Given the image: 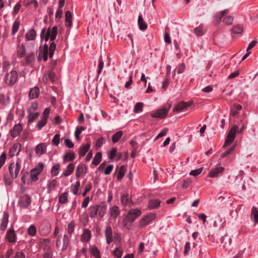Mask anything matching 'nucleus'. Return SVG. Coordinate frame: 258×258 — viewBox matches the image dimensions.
<instances>
[{
	"label": "nucleus",
	"instance_id": "53",
	"mask_svg": "<svg viewBox=\"0 0 258 258\" xmlns=\"http://www.w3.org/2000/svg\"><path fill=\"white\" fill-rule=\"evenodd\" d=\"M60 141V135L59 134H56L52 140V143L54 146H57L59 143Z\"/></svg>",
	"mask_w": 258,
	"mask_h": 258
},
{
	"label": "nucleus",
	"instance_id": "20",
	"mask_svg": "<svg viewBox=\"0 0 258 258\" xmlns=\"http://www.w3.org/2000/svg\"><path fill=\"white\" fill-rule=\"evenodd\" d=\"M26 54V49L23 44H19L17 49V55L18 57L22 58Z\"/></svg>",
	"mask_w": 258,
	"mask_h": 258
},
{
	"label": "nucleus",
	"instance_id": "63",
	"mask_svg": "<svg viewBox=\"0 0 258 258\" xmlns=\"http://www.w3.org/2000/svg\"><path fill=\"white\" fill-rule=\"evenodd\" d=\"M113 254L115 257L120 258L122 256V251L117 248L113 251Z\"/></svg>",
	"mask_w": 258,
	"mask_h": 258
},
{
	"label": "nucleus",
	"instance_id": "33",
	"mask_svg": "<svg viewBox=\"0 0 258 258\" xmlns=\"http://www.w3.org/2000/svg\"><path fill=\"white\" fill-rule=\"evenodd\" d=\"M75 157V153L74 152H70L67 153L63 157L64 162L72 161L74 160Z\"/></svg>",
	"mask_w": 258,
	"mask_h": 258
},
{
	"label": "nucleus",
	"instance_id": "44",
	"mask_svg": "<svg viewBox=\"0 0 258 258\" xmlns=\"http://www.w3.org/2000/svg\"><path fill=\"white\" fill-rule=\"evenodd\" d=\"M194 31L198 36H201L205 32L204 28L201 26L194 29Z\"/></svg>",
	"mask_w": 258,
	"mask_h": 258
},
{
	"label": "nucleus",
	"instance_id": "28",
	"mask_svg": "<svg viewBox=\"0 0 258 258\" xmlns=\"http://www.w3.org/2000/svg\"><path fill=\"white\" fill-rule=\"evenodd\" d=\"M90 147V144H86L85 145L81 146L79 150V155L80 157L84 156L87 151L89 150Z\"/></svg>",
	"mask_w": 258,
	"mask_h": 258
},
{
	"label": "nucleus",
	"instance_id": "45",
	"mask_svg": "<svg viewBox=\"0 0 258 258\" xmlns=\"http://www.w3.org/2000/svg\"><path fill=\"white\" fill-rule=\"evenodd\" d=\"M143 103L142 102L137 103L135 106L134 111L135 113H138L142 111Z\"/></svg>",
	"mask_w": 258,
	"mask_h": 258
},
{
	"label": "nucleus",
	"instance_id": "48",
	"mask_svg": "<svg viewBox=\"0 0 258 258\" xmlns=\"http://www.w3.org/2000/svg\"><path fill=\"white\" fill-rule=\"evenodd\" d=\"M235 145H232L230 148L227 150L225 152L221 154L222 158H225L230 154H231L234 150Z\"/></svg>",
	"mask_w": 258,
	"mask_h": 258
},
{
	"label": "nucleus",
	"instance_id": "64",
	"mask_svg": "<svg viewBox=\"0 0 258 258\" xmlns=\"http://www.w3.org/2000/svg\"><path fill=\"white\" fill-rule=\"evenodd\" d=\"M64 143L67 147L70 148H72L74 146V143L68 139L64 140Z\"/></svg>",
	"mask_w": 258,
	"mask_h": 258
},
{
	"label": "nucleus",
	"instance_id": "51",
	"mask_svg": "<svg viewBox=\"0 0 258 258\" xmlns=\"http://www.w3.org/2000/svg\"><path fill=\"white\" fill-rule=\"evenodd\" d=\"M68 200V193L64 192L59 197V202L61 204L65 203Z\"/></svg>",
	"mask_w": 258,
	"mask_h": 258
},
{
	"label": "nucleus",
	"instance_id": "2",
	"mask_svg": "<svg viewBox=\"0 0 258 258\" xmlns=\"http://www.w3.org/2000/svg\"><path fill=\"white\" fill-rule=\"evenodd\" d=\"M21 160L18 158L16 163H11L9 167V170L10 175L13 179H15L18 177L21 167Z\"/></svg>",
	"mask_w": 258,
	"mask_h": 258
},
{
	"label": "nucleus",
	"instance_id": "21",
	"mask_svg": "<svg viewBox=\"0 0 258 258\" xmlns=\"http://www.w3.org/2000/svg\"><path fill=\"white\" fill-rule=\"evenodd\" d=\"M46 151V146L44 143H40L36 147V153L37 154L42 155L45 153Z\"/></svg>",
	"mask_w": 258,
	"mask_h": 258
},
{
	"label": "nucleus",
	"instance_id": "19",
	"mask_svg": "<svg viewBox=\"0 0 258 258\" xmlns=\"http://www.w3.org/2000/svg\"><path fill=\"white\" fill-rule=\"evenodd\" d=\"M229 12V10L227 9L224 10L220 13L217 14L215 16V21L216 24H219L221 21V19Z\"/></svg>",
	"mask_w": 258,
	"mask_h": 258
},
{
	"label": "nucleus",
	"instance_id": "49",
	"mask_svg": "<svg viewBox=\"0 0 258 258\" xmlns=\"http://www.w3.org/2000/svg\"><path fill=\"white\" fill-rule=\"evenodd\" d=\"M20 26V22L15 21L12 26V34L14 35L18 30Z\"/></svg>",
	"mask_w": 258,
	"mask_h": 258
},
{
	"label": "nucleus",
	"instance_id": "36",
	"mask_svg": "<svg viewBox=\"0 0 258 258\" xmlns=\"http://www.w3.org/2000/svg\"><path fill=\"white\" fill-rule=\"evenodd\" d=\"M123 135V132L121 131H118L115 133L112 137V141L113 143L117 142L121 138Z\"/></svg>",
	"mask_w": 258,
	"mask_h": 258
},
{
	"label": "nucleus",
	"instance_id": "10",
	"mask_svg": "<svg viewBox=\"0 0 258 258\" xmlns=\"http://www.w3.org/2000/svg\"><path fill=\"white\" fill-rule=\"evenodd\" d=\"M19 203L21 207L27 208L31 204L30 197L28 195H25L21 198Z\"/></svg>",
	"mask_w": 258,
	"mask_h": 258
},
{
	"label": "nucleus",
	"instance_id": "57",
	"mask_svg": "<svg viewBox=\"0 0 258 258\" xmlns=\"http://www.w3.org/2000/svg\"><path fill=\"white\" fill-rule=\"evenodd\" d=\"M104 66V62L103 61L102 57L101 56L99 58L98 70V74H100L102 71V68Z\"/></svg>",
	"mask_w": 258,
	"mask_h": 258
},
{
	"label": "nucleus",
	"instance_id": "61",
	"mask_svg": "<svg viewBox=\"0 0 258 258\" xmlns=\"http://www.w3.org/2000/svg\"><path fill=\"white\" fill-rule=\"evenodd\" d=\"M48 76L52 82H54L56 80V75L52 70L48 73Z\"/></svg>",
	"mask_w": 258,
	"mask_h": 258
},
{
	"label": "nucleus",
	"instance_id": "27",
	"mask_svg": "<svg viewBox=\"0 0 258 258\" xmlns=\"http://www.w3.org/2000/svg\"><path fill=\"white\" fill-rule=\"evenodd\" d=\"M6 237L10 242H14L16 240V235L13 230H8L7 232Z\"/></svg>",
	"mask_w": 258,
	"mask_h": 258
},
{
	"label": "nucleus",
	"instance_id": "23",
	"mask_svg": "<svg viewBox=\"0 0 258 258\" xmlns=\"http://www.w3.org/2000/svg\"><path fill=\"white\" fill-rule=\"evenodd\" d=\"M251 218H253V222L255 224L258 223V210L257 208L253 206L251 208V214H250Z\"/></svg>",
	"mask_w": 258,
	"mask_h": 258
},
{
	"label": "nucleus",
	"instance_id": "26",
	"mask_svg": "<svg viewBox=\"0 0 258 258\" xmlns=\"http://www.w3.org/2000/svg\"><path fill=\"white\" fill-rule=\"evenodd\" d=\"M66 25L68 27H71L72 24V15L70 11H68L66 13Z\"/></svg>",
	"mask_w": 258,
	"mask_h": 258
},
{
	"label": "nucleus",
	"instance_id": "5",
	"mask_svg": "<svg viewBox=\"0 0 258 258\" xmlns=\"http://www.w3.org/2000/svg\"><path fill=\"white\" fill-rule=\"evenodd\" d=\"M170 105H168V107H164L158 109L155 112H153L151 114V116L154 118H164L166 116L170 108Z\"/></svg>",
	"mask_w": 258,
	"mask_h": 258
},
{
	"label": "nucleus",
	"instance_id": "39",
	"mask_svg": "<svg viewBox=\"0 0 258 258\" xmlns=\"http://www.w3.org/2000/svg\"><path fill=\"white\" fill-rule=\"evenodd\" d=\"M90 252L92 255H93L95 258H101L100 255V251L97 247L93 246L90 249Z\"/></svg>",
	"mask_w": 258,
	"mask_h": 258
},
{
	"label": "nucleus",
	"instance_id": "9",
	"mask_svg": "<svg viewBox=\"0 0 258 258\" xmlns=\"http://www.w3.org/2000/svg\"><path fill=\"white\" fill-rule=\"evenodd\" d=\"M224 168L222 167H217L212 169L209 173V176L211 177H217L219 175L222 174Z\"/></svg>",
	"mask_w": 258,
	"mask_h": 258
},
{
	"label": "nucleus",
	"instance_id": "54",
	"mask_svg": "<svg viewBox=\"0 0 258 258\" xmlns=\"http://www.w3.org/2000/svg\"><path fill=\"white\" fill-rule=\"evenodd\" d=\"M203 169V168L202 167V168H200L196 169V170H191L189 174L190 175L197 176V175H199L202 172Z\"/></svg>",
	"mask_w": 258,
	"mask_h": 258
},
{
	"label": "nucleus",
	"instance_id": "13",
	"mask_svg": "<svg viewBox=\"0 0 258 258\" xmlns=\"http://www.w3.org/2000/svg\"><path fill=\"white\" fill-rule=\"evenodd\" d=\"M9 220V214L7 212H5L3 214V217L2 219L1 224L0 225V229L2 231H4L8 225Z\"/></svg>",
	"mask_w": 258,
	"mask_h": 258
},
{
	"label": "nucleus",
	"instance_id": "60",
	"mask_svg": "<svg viewBox=\"0 0 258 258\" xmlns=\"http://www.w3.org/2000/svg\"><path fill=\"white\" fill-rule=\"evenodd\" d=\"M62 14V9L58 8L57 10L56 14H55V20L59 21L61 18Z\"/></svg>",
	"mask_w": 258,
	"mask_h": 258
},
{
	"label": "nucleus",
	"instance_id": "22",
	"mask_svg": "<svg viewBox=\"0 0 258 258\" xmlns=\"http://www.w3.org/2000/svg\"><path fill=\"white\" fill-rule=\"evenodd\" d=\"M138 23L139 26V29L141 30L144 31L147 28V24L144 20L143 17L140 15L138 17Z\"/></svg>",
	"mask_w": 258,
	"mask_h": 258
},
{
	"label": "nucleus",
	"instance_id": "42",
	"mask_svg": "<svg viewBox=\"0 0 258 258\" xmlns=\"http://www.w3.org/2000/svg\"><path fill=\"white\" fill-rule=\"evenodd\" d=\"M28 234L31 236H34L36 233V228L34 225H31L27 229Z\"/></svg>",
	"mask_w": 258,
	"mask_h": 258
},
{
	"label": "nucleus",
	"instance_id": "12",
	"mask_svg": "<svg viewBox=\"0 0 258 258\" xmlns=\"http://www.w3.org/2000/svg\"><path fill=\"white\" fill-rule=\"evenodd\" d=\"M22 130V126L21 124H16L11 130V135L13 138L18 136Z\"/></svg>",
	"mask_w": 258,
	"mask_h": 258
},
{
	"label": "nucleus",
	"instance_id": "34",
	"mask_svg": "<svg viewBox=\"0 0 258 258\" xmlns=\"http://www.w3.org/2000/svg\"><path fill=\"white\" fill-rule=\"evenodd\" d=\"M90 211V217L91 218H95L98 213L97 205L90 206L89 208Z\"/></svg>",
	"mask_w": 258,
	"mask_h": 258
},
{
	"label": "nucleus",
	"instance_id": "50",
	"mask_svg": "<svg viewBox=\"0 0 258 258\" xmlns=\"http://www.w3.org/2000/svg\"><path fill=\"white\" fill-rule=\"evenodd\" d=\"M243 32V28L240 26H233L232 32L234 34H240Z\"/></svg>",
	"mask_w": 258,
	"mask_h": 258
},
{
	"label": "nucleus",
	"instance_id": "7",
	"mask_svg": "<svg viewBox=\"0 0 258 258\" xmlns=\"http://www.w3.org/2000/svg\"><path fill=\"white\" fill-rule=\"evenodd\" d=\"M156 217V214H150L146 215L145 217L142 218L140 222V225L141 227H144L149 224L151 221L154 219Z\"/></svg>",
	"mask_w": 258,
	"mask_h": 258
},
{
	"label": "nucleus",
	"instance_id": "41",
	"mask_svg": "<svg viewBox=\"0 0 258 258\" xmlns=\"http://www.w3.org/2000/svg\"><path fill=\"white\" fill-rule=\"evenodd\" d=\"M126 167L124 166H121L119 169L118 173L117 176V179L118 180H121L124 176V173L125 171Z\"/></svg>",
	"mask_w": 258,
	"mask_h": 258
},
{
	"label": "nucleus",
	"instance_id": "15",
	"mask_svg": "<svg viewBox=\"0 0 258 258\" xmlns=\"http://www.w3.org/2000/svg\"><path fill=\"white\" fill-rule=\"evenodd\" d=\"M18 149V151L16 155L18 156L19 154V153L20 152L21 150V145L20 144H14L10 149L9 151V156L10 157H13L15 155V154L16 152L17 151V150Z\"/></svg>",
	"mask_w": 258,
	"mask_h": 258
},
{
	"label": "nucleus",
	"instance_id": "3",
	"mask_svg": "<svg viewBox=\"0 0 258 258\" xmlns=\"http://www.w3.org/2000/svg\"><path fill=\"white\" fill-rule=\"evenodd\" d=\"M18 73L16 71L12 70L7 73L4 77V81L8 85H13L17 81Z\"/></svg>",
	"mask_w": 258,
	"mask_h": 258
},
{
	"label": "nucleus",
	"instance_id": "25",
	"mask_svg": "<svg viewBox=\"0 0 258 258\" xmlns=\"http://www.w3.org/2000/svg\"><path fill=\"white\" fill-rule=\"evenodd\" d=\"M75 169V164L74 163H70L67 167L66 169L63 173L64 176H68L71 175L74 171Z\"/></svg>",
	"mask_w": 258,
	"mask_h": 258
},
{
	"label": "nucleus",
	"instance_id": "47",
	"mask_svg": "<svg viewBox=\"0 0 258 258\" xmlns=\"http://www.w3.org/2000/svg\"><path fill=\"white\" fill-rule=\"evenodd\" d=\"M39 174V172L36 171L35 169H32L31 170V177L32 180L33 181H37L38 180V175Z\"/></svg>",
	"mask_w": 258,
	"mask_h": 258
},
{
	"label": "nucleus",
	"instance_id": "31",
	"mask_svg": "<svg viewBox=\"0 0 258 258\" xmlns=\"http://www.w3.org/2000/svg\"><path fill=\"white\" fill-rule=\"evenodd\" d=\"M39 94V89L37 87H35L30 90L29 92V97L31 99H35L38 96Z\"/></svg>",
	"mask_w": 258,
	"mask_h": 258
},
{
	"label": "nucleus",
	"instance_id": "24",
	"mask_svg": "<svg viewBox=\"0 0 258 258\" xmlns=\"http://www.w3.org/2000/svg\"><path fill=\"white\" fill-rule=\"evenodd\" d=\"M109 212L111 217L114 219L117 218V216L120 213L118 207L116 206L110 208Z\"/></svg>",
	"mask_w": 258,
	"mask_h": 258
},
{
	"label": "nucleus",
	"instance_id": "52",
	"mask_svg": "<svg viewBox=\"0 0 258 258\" xmlns=\"http://www.w3.org/2000/svg\"><path fill=\"white\" fill-rule=\"evenodd\" d=\"M185 69V66L184 63L180 64L175 70V72L177 71L178 74L183 73Z\"/></svg>",
	"mask_w": 258,
	"mask_h": 258
},
{
	"label": "nucleus",
	"instance_id": "1",
	"mask_svg": "<svg viewBox=\"0 0 258 258\" xmlns=\"http://www.w3.org/2000/svg\"><path fill=\"white\" fill-rule=\"evenodd\" d=\"M57 33V28L56 26H54L52 27V29H50V28H49L46 32L45 31V29H43L41 31L40 36L42 38L44 34H45V40L46 41H47L49 39L50 40L52 41L50 43L49 47L48 48V45L46 44H45L43 46V49L40 51V53H42L43 54V58L44 61H46L48 58V55L50 58H51L54 54V51L56 49V44L54 43L53 41L56 38V35ZM40 58V54L39 55V59Z\"/></svg>",
	"mask_w": 258,
	"mask_h": 258
},
{
	"label": "nucleus",
	"instance_id": "38",
	"mask_svg": "<svg viewBox=\"0 0 258 258\" xmlns=\"http://www.w3.org/2000/svg\"><path fill=\"white\" fill-rule=\"evenodd\" d=\"M91 237V232L88 229H85L84 230L83 234L82 236V239L83 241H88Z\"/></svg>",
	"mask_w": 258,
	"mask_h": 258
},
{
	"label": "nucleus",
	"instance_id": "14",
	"mask_svg": "<svg viewBox=\"0 0 258 258\" xmlns=\"http://www.w3.org/2000/svg\"><path fill=\"white\" fill-rule=\"evenodd\" d=\"M191 104V103L188 102H179L177 105H176L173 109V110L174 111H181L184 108H186L188 107H189Z\"/></svg>",
	"mask_w": 258,
	"mask_h": 258
},
{
	"label": "nucleus",
	"instance_id": "32",
	"mask_svg": "<svg viewBox=\"0 0 258 258\" xmlns=\"http://www.w3.org/2000/svg\"><path fill=\"white\" fill-rule=\"evenodd\" d=\"M26 39L27 40H33L36 37V32L34 29L30 30L26 34Z\"/></svg>",
	"mask_w": 258,
	"mask_h": 258
},
{
	"label": "nucleus",
	"instance_id": "16",
	"mask_svg": "<svg viewBox=\"0 0 258 258\" xmlns=\"http://www.w3.org/2000/svg\"><path fill=\"white\" fill-rule=\"evenodd\" d=\"M98 215L100 218H102L106 213L107 206L105 203H102L100 205H97Z\"/></svg>",
	"mask_w": 258,
	"mask_h": 258
},
{
	"label": "nucleus",
	"instance_id": "56",
	"mask_svg": "<svg viewBox=\"0 0 258 258\" xmlns=\"http://www.w3.org/2000/svg\"><path fill=\"white\" fill-rule=\"evenodd\" d=\"M46 122L47 119H46V117H43V118L37 123V126L39 129H41L46 124Z\"/></svg>",
	"mask_w": 258,
	"mask_h": 258
},
{
	"label": "nucleus",
	"instance_id": "8",
	"mask_svg": "<svg viewBox=\"0 0 258 258\" xmlns=\"http://www.w3.org/2000/svg\"><path fill=\"white\" fill-rule=\"evenodd\" d=\"M87 168L86 166L83 164H79L76 169V176L77 177L84 176L87 172Z\"/></svg>",
	"mask_w": 258,
	"mask_h": 258
},
{
	"label": "nucleus",
	"instance_id": "6",
	"mask_svg": "<svg viewBox=\"0 0 258 258\" xmlns=\"http://www.w3.org/2000/svg\"><path fill=\"white\" fill-rule=\"evenodd\" d=\"M141 214V212L138 209H132L130 210L126 216V218L130 222L134 221L136 218L140 216Z\"/></svg>",
	"mask_w": 258,
	"mask_h": 258
},
{
	"label": "nucleus",
	"instance_id": "17",
	"mask_svg": "<svg viewBox=\"0 0 258 258\" xmlns=\"http://www.w3.org/2000/svg\"><path fill=\"white\" fill-rule=\"evenodd\" d=\"M121 202L124 206H130L132 204L131 196L128 194H123L121 197Z\"/></svg>",
	"mask_w": 258,
	"mask_h": 258
},
{
	"label": "nucleus",
	"instance_id": "40",
	"mask_svg": "<svg viewBox=\"0 0 258 258\" xmlns=\"http://www.w3.org/2000/svg\"><path fill=\"white\" fill-rule=\"evenodd\" d=\"M63 244L62 246L61 250H64L67 249L69 244V238L67 235H64L63 237Z\"/></svg>",
	"mask_w": 258,
	"mask_h": 258
},
{
	"label": "nucleus",
	"instance_id": "37",
	"mask_svg": "<svg viewBox=\"0 0 258 258\" xmlns=\"http://www.w3.org/2000/svg\"><path fill=\"white\" fill-rule=\"evenodd\" d=\"M160 204V202L157 200H151L149 203V207L150 209H153L158 208Z\"/></svg>",
	"mask_w": 258,
	"mask_h": 258
},
{
	"label": "nucleus",
	"instance_id": "43",
	"mask_svg": "<svg viewBox=\"0 0 258 258\" xmlns=\"http://www.w3.org/2000/svg\"><path fill=\"white\" fill-rule=\"evenodd\" d=\"M39 115V113L38 112H36L35 113H33V112H29L28 122H32L38 117Z\"/></svg>",
	"mask_w": 258,
	"mask_h": 258
},
{
	"label": "nucleus",
	"instance_id": "29",
	"mask_svg": "<svg viewBox=\"0 0 258 258\" xmlns=\"http://www.w3.org/2000/svg\"><path fill=\"white\" fill-rule=\"evenodd\" d=\"M35 60V54L33 52L28 53L25 59L26 65L31 64Z\"/></svg>",
	"mask_w": 258,
	"mask_h": 258
},
{
	"label": "nucleus",
	"instance_id": "11",
	"mask_svg": "<svg viewBox=\"0 0 258 258\" xmlns=\"http://www.w3.org/2000/svg\"><path fill=\"white\" fill-rule=\"evenodd\" d=\"M105 238L107 244H110L113 240L112 231L111 227L109 226L106 227L105 231Z\"/></svg>",
	"mask_w": 258,
	"mask_h": 258
},
{
	"label": "nucleus",
	"instance_id": "62",
	"mask_svg": "<svg viewBox=\"0 0 258 258\" xmlns=\"http://www.w3.org/2000/svg\"><path fill=\"white\" fill-rule=\"evenodd\" d=\"M38 107V105L36 103H33L28 110V112H33L35 111Z\"/></svg>",
	"mask_w": 258,
	"mask_h": 258
},
{
	"label": "nucleus",
	"instance_id": "46",
	"mask_svg": "<svg viewBox=\"0 0 258 258\" xmlns=\"http://www.w3.org/2000/svg\"><path fill=\"white\" fill-rule=\"evenodd\" d=\"M60 168V165L59 164H56L54 165L51 169V174L54 176H56L59 172V169Z\"/></svg>",
	"mask_w": 258,
	"mask_h": 258
},
{
	"label": "nucleus",
	"instance_id": "58",
	"mask_svg": "<svg viewBox=\"0 0 258 258\" xmlns=\"http://www.w3.org/2000/svg\"><path fill=\"white\" fill-rule=\"evenodd\" d=\"M44 258H52V253L50 248H48L43 254Z\"/></svg>",
	"mask_w": 258,
	"mask_h": 258
},
{
	"label": "nucleus",
	"instance_id": "55",
	"mask_svg": "<svg viewBox=\"0 0 258 258\" xmlns=\"http://www.w3.org/2000/svg\"><path fill=\"white\" fill-rule=\"evenodd\" d=\"M233 21L232 17L228 16L223 19V22L227 25H231Z\"/></svg>",
	"mask_w": 258,
	"mask_h": 258
},
{
	"label": "nucleus",
	"instance_id": "4",
	"mask_svg": "<svg viewBox=\"0 0 258 258\" xmlns=\"http://www.w3.org/2000/svg\"><path fill=\"white\" fill-rule=\"evenodd\" d=\"M238 129L237 125H233L230 129L227 138L225 141L224 146H227L233 142L235 138V134Z\"/></svg>",
	"mask_w": 258,
	"mask_h": 258
},
{
	"label": "nucleus",
	"instance_id": "59",
	"mask_svg": "<svg viewBox=\"0 0 258 258\" xmlns=\"http://www.w3.org/2000/svg\"><path fill=\"white\" fill-rule=\"evenodd\" d=\"M74 226H75V224L73 223V222H71L70 223H69L68 225V227H67V230H68V232L70 234H72V233L74 232Z\"/></svg>",
	"mask_w": 258,
	"mask_h": 258
},
{
	"label": "nucleus",
	"instance_id": "35",
	"mask_svg": "<svg viewBox=\"0 0 258 258\" xmlns=\"http://www.w3.org/2000/svg\"><path fill=\"white\" fill-rule=\"evenodd\" d=\"M101 157L102 154L100 152H97L96 155H95V157H94L93 161H92V164H94L95 165H98L101 160Z\"/></svg>",
	"mask_w": 258,
	"mask_h": 258
},
{
	"label": "nucleus",
	"instance_id": "18",
	"mask_svg": "<svg viewBox=\"0 0 258 258\" xmlns=\"http://www.w3.org/2000/svg\"><path fill=\"white\" fill-rule=\"evenodd\" d=\"M229 12V10L227 9L224 10L220 13L217 14L215 16V21L216 24H219L221 21V19Z\"/></svg>",
	"mask_w": 258,
	"mask_h": 258
},
{
	"label": "nucleus",
	"instance_id": "30",
	"mask_svg": "<svg viewBox=\"0 0 258 258\" xmlns=\"http://www.w3.org/2000/svg\"><path fill=\"white\" fill-rule=\"evenodd\" d=\"M242 109L241 105L235 104L230 109V115L233 116H236L238 113V111Z\"/></svg>",
	"mask_w": 258,
	"mask_h": 258
}]
</instances>
